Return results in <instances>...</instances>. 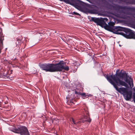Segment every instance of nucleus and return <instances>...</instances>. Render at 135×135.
<instances>
[{"instance_id": "f257e3e1", "label": "nucleus", "mask_w": 135, "mask_h": 135, "mask_svg": "<svg viewBox=\"0 0 135 135\" xmlns=\"http://www.w3.org/2000/svg\"><path fill=\"white\" fill-rule=\"evenodd\" d=\"M125 71L119 73L116 72L115 75H108L106 78L116 90L123 95L125 100L129 101L132 98L133 92L131 90H128L127 88L129 86L127 83L131 88L134 85L133 79Z\"/></svg>"}, {"instance_id": "f03ea898", "label": "nucleus", "mask_w": 135, "mask_h": 135, "mask_svg": "<svg viewBox=\"0 0 135 135\" xmlns=\"http://www.w3.org/2000/svg\"><path fill=\"white\" fill-rule=\"evenodd\" d=\"M65 65V62L63 61H61L56 64L49 63L42 64L40 66V68L42 70L46 72H51L61 71L63 70L68 71L69 67Z\"/></svg>"}, {"instance_id": "7ed1b4c3", "label": "nucleus", "mask_w": 135, "mask_h": 135, "mask_svg": "<svg viewBox=\"0 0 135 135\" xmlns=\"http://www.w3.org/2000/svg\"><path fill=\"white\" fill-rule=\"evenodd\" d=\"M107 8L113 11L117 12V13H115L114 15L117 17L126 19H135V16H128V15L124 12V10L129 9V8L127 7L109 4L107 5Z\"/></svg>"}, {"instance_id": "20e7f679", "label": "nucleus", "mask_w": 135, "mask_h": 135, "mask_svg": "<svg viewBox=\"0 0 135 135\" xmlns=\"http://www.w3.org/2000/svg\"><path fill=\"white\" fill-rule=\"evenodd\" d=\"M118 35H122L127 39H135V34L133 31L122 27Z\"/></svg>"}, {"instance_id": "39448f33", "label": "nucleus", "mask_w": 135, "mask_h": 135, "mask_svg": "<svg viewBox=\"0 0 135 135\" xmlns=\"http://www.w3.org/2000/svg\"><path fill=\"white\" fill-rule=\"evenodd\" d=\"M108 25L105 23L104 28L114 33L118 34L122 27L120 26H115V23L110 21L108 23Z\"/></svg>"}, {"instance_id": "423d86ee", "label": "nucleus", "mask_w": 135, "mask_h": 135, "mask_svg": "<svg viewBox=\"0 0 135 135\" xmlns=\"http://www.w3.org/2000/svg\"><path fill=\"white\" fill-rule=\"evenodd\" d=\"M11 131L15 133H20L21 135H30L27 128L25 126H19L17 128L15 127Z\"/></svg>"}, {"instance_id": "0eeeda50", "label": "nucleus", "mask_w": 135, "mask_h": 135, "mask_svg": "<svg viewBox=\"0 0 135 135\" xmlns=\"http://www.w3.org/2000/svg\"><path fill=\"white\" fill-rule=\"evenodd\" d=\"M91 20L96 23L97 25L104 28L106 22L108 21V19L107 18H99L92 17L91 18Z\"/></svg>"}, {"instance_id": "6e6552de", "label": "nucleus", "mask_w": 135, "mask_h": 135, "mask_svg": "<svg viewBox=\"0 0 135 135\" xmlns=\"http://www.w3.org/2000/svg\"><path fill=\"white\" fill-rule=\"evenodd\" d=\"M91 20L96 23L97 25L104 28L106 22L108 21V19L107 18H99L92 17L91 18Z\"/></svg>"}, {"instance_id": "1a4fd4ad", "label": "nucleus", "mask_w": 135, "mask_h": 135, "mask_svg": "<svg viewBox=\"0 0 135 135\" xmlns=\"http://www.w3.org/2000/svg\"><path fill=\"white\" fill-rule=\"evenodd\" d=\"M70 121L72 122L73 123L76 125H78L79 124L81 123H84V120H82L81 119H80L79 120L76 121L74 120L73 118H72L70 119Z\"/></svg>"}, {"instance_id": "9d476101", "label": "nucleus", "mask_w": 135, "mask_h": 135, "mask_svg": "<svg viewBox=\"0 0 135 135\" xmlns=\"http://www.w3.org/2000/svg\"><path fill=\"white\" fill-rule=\"evenodd\" d=\"M82 120H84V123L85 122H88L89 123H90L91 121V119L89 117V115L87 116H85L84 118L81 119Z\"/></svg>"}, {"instance_id": "9b49d317", "label": "nucleus", "mask_w": 135, "mask_h": 135, "mask_svg": "<svg viewBox=\"0 0 135 135\" xmlns=\"http://www.w3.org/2000/svg\"><path fill=\"white\" fill-rule=\"evenodd\" d=\"M1 36H0V54L1 53V50L3 49V41L4 40V39L3 38L2 39V33H1Z\"/></svg>"}, {"instance_id": "f8f14e48", "label": "nucleus", "mask_w": 135, "mask_h": 135, "mask_svg": "<svg viewBox=\"0 0 135 135\" xmlns=\"http://www.w3.org/2000/svg\"><path fill=\"white\" fill-rule=\"evenodd\" d=\"M22 36L16 38V44L17 45L19 46L22 42Z\"/></svg>"}, {"instance_id": "ddd939ff", "label": "nucleus", "mask_w": 135, "mask_h": 135, "mask_svg": "<svg viewBox=\"0 0 135 135\" xmlns=\"http://www.w3.org/2000/svg\"><path fill=\"white\" fill-rule=\"evenodd\" d=\"M75 94L80 95L82 97H85L87 98L89 96L88 95L85 93H82L81 92H78L76 91H75Z\"/></svg>"}, {"instance_id": "4468645a", "label": "nucleus", "mask_w": 135, "mask_h": 135, "mask_svg": "<svg viewBox=\"0 0 135 135\" xmlns=\"http://www.w3.org/2000/svg\"><path fill=\"white\" fill-rule=\"evenodd\" d=\"M61 1H64L66 3L71 4L72 2V0H60Z\"/></svg>"}, {"instance_id": "2eb2a0df", "label": "nucleus", "mask_w": 135, "mask_h": 135, "mask_svg": "<svg viewBox=\"0 0 135 135\" xmlns=\"http://www.w3.org/2000/svg\"><path fill=\"white\" fill-rule=\"evenodd\" d=\"M85 111L86 112V114L88 115H89V112H88V111L87 110V109H85Z\"/></svg>"}, {"instance_id": "dca6fc26", "label": "nucleus", "mask_w": 135, "mask_h": 135, "mask_svg": "<svg viewBox=\"0 0 135 135\" xmlns=\"http://www.w3.org/2000/svg\"><path fill=\"white\" fill-rule=\"evenodd\" d=\"M73 15H79V13H77V12H74L72 14Z\"/></svg>"}, {"instance_id": "f3484780", "label": "nucleus", "mask_w": 135, "mask_h": 135, "mask_svg": "<svg viewBox=\"0 0 135 135\" xmlns=\"http://www.w3.org/2000/svg\"><path fill=\"white\" fill-rule=\"evenodd\" d=\"M133 98H134V97H135V92H134L133 93Z\"/></svg>"}, {"instance_id": "a211bd4d", "label": "nucleus", "mask_w": 135, "mask_h": 135, "mask_svg": "<svg viewBox=\"0 0 135 135\" xmlns=\"http://www.w3.org/2000/svg\"><path fill=\"white\" fill-rule=\"evenodd\" d=\"M1 33H2V39H3V38L4 39V36L3 35V33H2V32H0V36H1Z\"/></svg>"}, {"instance_id": "6ab92c4d", "label": "nucleus", "mask_w": 135, "mask_h": 135, "mask_svg": "<svg viewBox=\"0 0 135 135\" xmlns=\"http://www.w3.org/2000/svg\"><path fill=\"white\" fill-rule=\"evenodd\" d=\"M133 90L134 92H135V87H134L133 88Z\"/></svg>"}, {"instance_id": "aec40b11", "label": "nucleus", "mask_w": 135, "mask_h": 135, "mask_svg": "<svg viewBox=\"0 0 135 135\" xmlns=\"http://www.w3.org/2000/svg\"><path fill=\"white\" fill-rule=\"evenodd\" d=\"M133 99L134 102V103H135V97H134V98H133Z\"/></svg>"}]
</instances>
